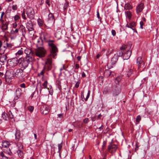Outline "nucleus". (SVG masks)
<instances>
[{"instance_id": "nucleus-34", "label": "nucleus", "mask_w": 159, "mask_h": 159, "mask_svg": "<svg viewBox=\"0 0 159 159\" xmlns=\"http://www.w3.org/2000/svg\"><path fill=\"white\" fill-rule=\"evenodd\" d=\"M43 41V40L42 39L40 38H39L37 40V42L38 43L37 45L38 46H41L42 44V42Z\"/></svg>"}, {"instance_id": "nucleus-8", "label": "nucleus", "mask_w": 159, "mask_h": 159, "mask_svg": "<svg viewBox=\"0 0 159 159\" xmlns=\"http://www.w3.org/2000/svg\"><path fill=\"white\" fill-rule=\"evenodd\" d=\"M117 148L116 145L111 143L108 146L107 150L110 152L113 153L116 152Z\"/></svg>"}, {"instance_id": "nucleus-25", "label": "nucleus", "mask_w": 159, "mask_h": 159, "mask_svg": "<svg viewBox=\"0 0 159 159\" xmlns=\"http://www.w3.org/2000/svg\"><path fill=\"white\" fill-rule=\"evenodd\" d=\"M111 72L109 70H106L104 73V75L106 77L109 76L111 74Z\"/></svg>"}, {"instance_id": "nucleus-17", "label": "nucleus", "mask_w": 159, "mask_h": 159, "mask_svg": "<svg viewBox=\"0 0 159 159\" xmlns=\"http://www.w3.org/2000/svg\"><path fill=\"white\" fill-rule=\"evenodd\" d=\"M3 153L8 155H11L12 153L9 148H3Z\"/></svg>"}, {"instance_id": "nucleus-29", "label": "nucleus", "mask_w": 159, "mask_h": 159, "mask_svg": "<svg viewBox=\"0 0 159 159\" xmlns=\"http://www.w3.org/2000/svg\"><path fill=\"white\" fill-rule=\"evenodd\" d=\"M16 139V140L18 141L19 139L20 138V131H17L15 134Z\"/></svg>"}, {"instance_id": "nucleus-58", "label": "nucleus", "mask_w": 159, "mask_h": 159, "mask_svg": "<svg viewBox=\"0 0 159 159\" xmlns=\"http://www.w3.org/2000/svg\"><path fill=\"white\" fill-rule=\"evenodd\" d=\"M112 52V50H110L109 49H108V51H107V52L106 53V55L107 56L108 55H109Z\"/></svg>"}, {"instance_id": "nucleus-6", "label": "nucleus", "mask_w": 159, "mask_h": 159, "mask_svg": "<svg viewBox=\"0 0 159 159\" xmlns=\"http://www.w3.org/2000/svg\"><path fill=\"white\" fill-rule=\"evenodd\" d=\"M25 53L26 55V58H32V60H35L34 56L35 54L32 50L29 48H26L25 50Z\"/></svg>"}, {"instance_id": "nucleus-50", "label": "nucleus", "mask_w": 159, "mask_h": 159, "mask_svg": "<svg viewBox=\"0 0 159 159\" xmlns=\"http://www.w3.org/2000/svg\"><path fill=\"white\" fill-rule=\"evenodd\" d=\"M89 122V119L88 118H86L83 120V122L85 124H87Z\"/></svg>"}, {"instance_id": "nucleus-20", "label": "nucleus", "mask_w": 159, "mask_h": 159, "mask_svg": "<svg viewBox=\"0 0 159 159\" xmlns=\"http://www.w3.org/2000/svg\"><path fill=\"white\" fill-rule=\"evenodd\" d=\"M10 145V143L8 141H2V146L4 148H8Z\"/></svg>"}, {"instance_id": "nucleus-38", "label": "nucleus", "mask_w": 159, "mask_h": 159, "mask_svg": "<svg viewBox=\"0 0 159 159\" xmlns=\"http://www.w3.org/2000/svg\"><path fill=\"white\" fill-rule=\"evenodd\" d=\"M9 117L10 118L13 119L14 118V116L11 111H9L8 112Z\"/></svg>"}, {"instance_id": "nucleus-11", "label": "nucleus", "mask_w": 159, "mask_h": 159, "mask_svg": "<svg viewBox=\"0 0 159 159\" xmlns=\"http://www.w3.org/2000/svg\"><path fill=\"white\" fill-rule=\"evenodd\" d=\"M22 93V92L21 89L19 88H17L16 91V96L14 98V100H17L21 96Z\"/></svg>"}, {"instance_id": "nucleus-62", "label": "nucleus", "mask_w": 159, "mask_h": 159, "mask_svg": "<svg viewBox=\"0 0 159 159\" xmlns=\"http://www.w3.org/2000/svg\"><path fill=\"white\" fill-rule=\"evenodd\" d=\"M77 125L78 128H81L82 127V125L80 123L77 124Z\"/></svg>"}, {"instance_id": "nucleus-16", "label": "nucleus", "mask_w": 159, "mask_h": 159, "mask_svg": "<svg viewBox=\"0 0 159 159\" xmlns=\"http://www.w3.org/2000/svg\"><path fill=\"white\" fill-rule=\"evenodd\" d=\"M20 60V58L19 59ZM20 60L19 61L17 58H14L10 62V64L12 66H15L19 62Z\"/></svg>"}, {"instance_id": "nucleus-1", "label": "nucleus", "mask_w": 159, "mask_h": 159, "mask_svg": "<svg viewBox=\"0 0 159 159\" xmlns=\"http://www.w3.org/2000/svg\"><path fill=\"white\" fill-rule=\"evenodd\" d=\"M54 41H50L48 44L50 54L48 55L45 62L43 68L48 71L50 70L52 67V59H56L58 49L54 44Z\"/></svg>"}, {"instance_id": "nucleus-55", "label": "nucleus", "mask_w": 159, "mask_h": 159, "mask_svg": "<svg viewBox=\"0 0 159 159\" xmlns=\"http://www.w3.org/2000/svg\"><path fill=\"white\" fill-rule=\"evenodd\" d=\"M43 71H42L39 73L38 74V76H42V78H43Z\"/></svg>"}, {"instance_id": "nucleus-22", "label": "nucleus", "mask_w": 159, "mask_h": 159, "mask_svg": "<svg viewBox=\"0 0 159 159\" xmlns=\"http://www.w3.org/2000/svg\"><path fill=\"white\" fill-rule=\"evenodd\" d=\"M0 159H9V157L3 152H0Z\"/></svg>"}, {"instance_id": "nucleus-61", "label": "nucleus", "mask_w": 159, "mask_h": 159, "mask_svg": "<svg viewBox=\"0 0 159 159\" xmlns=\"http://www.w3.org/2000/svg\"><path fill=\"white\" fill-rule=\"evenodd\" d=\"M6 46L7 47H11V44H9L8 43H6Z\"/></svg>"}, {"instance_id": "nucleus-13", "label": "nucleus", "mask_w": 159, "mask_h": 159, "mask_svg": "<svg viewBox=\"0 0 159 159\" xmlns=\"http://www.w3.org/2000/svg\"><path fill=\"white\" fill-rule=\"evenodd\" d=\"M26 25V27L29 31L34 30L33 26L31 20L28 21Z\"/></svg>"}, {"instance_id": "nucleus-39", "label": "nucleus", "mask_w": 159, "mask_h": 159, "mask_svg": "<svg viewBox=\"0 0 159 159\" xmlns=\"http://www.w3.org/2000/svg\"><path fill=\"white\" fill-rule=\"evenodd\" d=\"M141 117L140 115H138L136 117V122L138 123H139L141 120Z\"/></svg>"}, {"instance_id": "nucleus-15", "label": "nucleus", "mask_w": 159, "mask_h": 159, "mask_svg": "<svg viewBox=\"0 0 159 159\" xmlns=\"http://www.w3.org/2000/svg\"><path fill=\"white\" fill-rule=\"evenodd\" d=\"M18 28L20 31L21 32L22 35L24 37L26 34V29L25 27L22 25H18Z\"/></svg>"}, {"instance_id": "nucleus-36", "label": "nucleus", "mask_w": 159, "mask_h": 159, "mask_svg": "<svg viewBox=\"0 0 159 159\" xmlns=\"http://www.w3.org/2000/svg\"><path fill=\"white\" fill-rule=\"evenodd\" d=\"M8 29V25L7 23L3 24L2 26V29L4 30H7Z\"/></svg>"}, {"instance_id": "nucleus-35", "label": "nucleus", "mask_w": 159, "mask_h": 159, "mask_svg": "<svg viewBox=\"0 0 159 159\" xmlns=\"http://www.w3.org/2000/svg\"><path fill=\"white\" fill-rule=\"evenodd\" d=\"M48 19L49 20H54V16L53 14L51 13H50L48 14Z\"/></svg>"}, {"instance_id": "nucleus-30", "label": "nucleus", "mask_w": 159, "mask_h": 159, "mask_svg": "<svg viewBox=\"0 0 159 159\" xmlns=\"http://www.w3.org/2000/svg\"><path fill=\"white\" fill-rule=\"evenodd\" d=\"M124 52H123L121 51H118L116 52V55L118 57L123 56V57Z\"/></svg>"}, {"instance_id": "nucleus-28", "label": "nucleus", "mask_w": 159, "mask_h": 159, "mask_svg": "<svg viewBox=\"0 0 159 159\" xmlns=\"http://www.w3.org/2000/svg\"><path fill=\"white\" fill-rule=\"evenodd\" d=\"M132 8V6L129 3H127L125 4L124 9L126 10H130Z\"/></svg>"}, {"instance_id": "nucleus-23", "label": "nucleus", "mask_w": 159, "mask_h": 159, "mask_svg": "<svg viewBox=\"0 0 159 159\" xmlns=\"http://www.w3.org/2000/svg\"><path fill=\"white\" fill-rule=\"evenodd\" d=\"M118 59V57L115 55L111 59V63L112 64H115L117 61Z\"/></svg>"}, {"instance_id": "nucleus-37", "label": "nucleus", "mask_w": 159, "mask_h": 159, "mask_svg": "<svg viewBox=\"0 0 159 159\" xmlns=\"http://www.w3.org/2000/svg\"><path fill=\"white\" fill-rule=\"evenodd\" d=\"M43 40L44 41L46 42H47L48 43V44L49 42L50 41H51L52 40H50L48 38H47L46 36H45V35L44 34L43 36Z\"/></svg>"}, {"instance_id": "nucleus-32", "label": "nucleus", "mask_w": 159, "mask_h": 159, "mask_svg": "<svg viewBox=\"0 0 159 159\" xmlns=\"http://www.w3.org/2000/svg\"><path fill=\"white\" fill-rule=\"evenodd\" d=\"M16 146L18 148V150H21V149H22L23 148V145L21 143H20V142H18L16 144Z\"/></svg>"}, {"instance_id": "nucleus-54", "label": "nucleus", "mask_w": 159, "mask_h": 159, "mask_svg": "<svg viewBox=\"0 0 159 159\" xmlns=\"http://www.w3.org/2000/svg\"><path fill=\"white\" fill-rule=\"evenodd\" d=\"M111 34L113 36H115L116 34L115 30H111Z\"/></svg>"}, {"instance_id": "nucleus-44", "label": "nucleus", "mask_w": 159, "mask_h": 159, "mask_svg": "<svg viewBox=\"0 0 159 159\" xmlns=\"http://www.w3.org/2000/svg\"><path fill=\"white\" fill-rule=\"evenodd\" d=\"M22 18L24 20H26V18L25 16V11H24L21 14Z\"/></svg>"}, {"instance_id": "nucleus-4", "label": "nucleus", "mask_w": 159, "mask_h": 159, "mask_svg": "<svg viewBox=\"0 0 159 159\" xmlns=\"http://www.w3.org/2000/svg\"><path fill=\"white\" fill-rule=\"evenodd\" d=\"M26 14L30 20H33L34 17V11L33 8L28 7L26 9Z\"/></svg>"}, {"instance_id": "nucleus-14", "label": "nucleus", "mask_w": 159, "mask_h": 159, "mask_svg": "<svg viewBox=\"0 0 159 159\" xmlns=\"http://www.w3.org/2000/svg\"><path fill=\"white\" fill-rule=\"evenodd\" d=\"M5 76L6 78L11 79L14 77V74L12 71H7L6 73Z\"/></svg>"}, {"instance_id": "nucleus-33", "label": "nucleus", "mask_w": 159, "mask_h": 159, "mask_svg": "<svg viewBox=\"0 0 159 159\" xmlns=\"http://www.w3.org/2000/svg\"><path fill=\"white\" fill-rule=\"evenodd\" d=\"M23 53V51L22 50V48L19 50L16 53V56L17 57H19V56L22 54Z\"/></svg>"}, {"instance_id": "nucleus-19", "label": "nucleus", "mask_w": 159, "mask_h": 159, "mask_svg": "<svg viewBox=\"0 0 159 159\" xmlns=\"http://www.w3.org/2000/svg\"><path fill=\"white\" fill-rule=\"evenodd\" d=\"M120 93V90L117 88H115L113 90L112 95L113 96H117Z\"/></svg>"}, {"instance_id": "nucleus-59", "label": "nucleus", "mask_w": 159, "mask_h": 159, "mask_svg": "<svg viewBox=\"0 0 159 159\" xmlns=\"http://www.w3.org/2000/svg\"><path fill=\"white\" fill-rule=\"evenodd\" d=\"M46 3H47V4H48V6L49 7H50V2L49 0H47L46 1Z\"/></svg>"}, {"instance_id": "nucleus-40", "label": "nucleus", "mask_w": 159, "mask_h": 159, "mask_svg": "<svg viewBox=\"0 0 159 159\" xmlns=\"http://www.w3.org/2000/svg\"><path fill=\"white\" fill-rule=\"evenodd\" d=\"M69 6V3L68 2H66L64 4V10H66L68 7Z\"/></svg>"}, {"instance_id": "nucleus-51", "label": "nucleus", "mask_w": 159, "mask_h": 159, "mask_svg": "<svg viewBox=\"0 0 159 159\" xmlns=\"http://www.w3.org/2000/svg\"><path fill=\"white\" fill-rule=\"evenodd\" d=\"M13 27L14 28H16L17 27H18V25L16 22H15L12 24Z\"/></svg>"}, {"instance_id": "nucleus-31", "label": "nucleus", "mask_w": 159, "mask_h": 159, "mask_svg": "<svg viewBox=\"0 0 159 159\" xmlns=\"http://www.w3.org/2000/svg\"><path fill=\"white\" fill-rule=\"evenodd\" d=\"M37 21L39 26H42L43 25V22L41 19L39 18L37 20Z\"/></svg>"}, {"instance_id": "nucleus-57", "label": "nucleus", "mask_w": 159, "mask_h": 159, "mask_svg": "<svg viewBox=\"0 0 159 159\" xmlns=\"http://www.w3.org/2000/svg\"><path fill=\"white\" fill-rule=\"evenodd\" d=\"M20 86L21 88H25V85L24 83L21 84Z\"/></svg>"}, {"instance_id": "nucleus-27", "label": "nucleus", "mask_w": 159, "mask_h": 159, "mask_svg": "<svg viewBox=\"0 0 159 159\" xmlns=\"http://www.w3.org/2000/svg\"><path fill=\"white\" fill-rule=\"evenodd\" d=\"M125 15L129 19H130L131 18V13L129 11H127L125 12Z\"/></svg>"}, {"instance_id": "nucleus-47", "label": "nucleus", "mask_w": 159, "mask_h": 159, "mask_svg": "<svg viewBox=\"0 0 159 159\" xmlns=\"http://www.w3.org/2000/svg\"><path fill=\"white\" fill-rule=\"evenodd\" d=\"M12 9L14 10H16L17 8V5H13L12 7Z\"/></svg>"}, {"instance_id": "nucleus-52", "label": "nucleus", "mask_w": 159, "mask_h": 159, "mask_svg": "<svg viewBox=\"0 0 159 159\" xmlns=\"http://www.w3.org/2000/svg\"><path fill=\"white\" fill-rule=\"evenodd\" d=\"M19 29L18 27L15 30H13L12 31L14 33H18V32H19Z\"/></svg>"}, {"instance_id": "nucleus-26", "label": "nucleus", "mask_w": 159, "mask_h": 159, "mask_svg": "<svg viewBox=\"0 0 159 159\" xmlns=\"http://www.w3.org/2000/svg\"><path fill=\"white\" fill-rule=\"evenodd\" d=\"M7 57L5 55H3L0 57V61L2 63H4L6 61Z\"/></svg>"}, {"instance_id": "nucleus-63", "label": "nucleus", "mask_w": 159, "mask_h": 159, "mask_svg": "<svg viewBox=\"0 0 159 159\" xmlns=\"http://www.w3.org/2000/svg\"><path fill=\"white\" fill-rule=\"evenodd\" d=\"M106 144V142L104 141L103 142V144L102 146V149H103L104 148V147L105 146Z\"/></svg>"}, {"instance_id": "nucleus-9", "label": "nucleus", "mask_w": 159, "mask_h": 159, "mask_svg": "<svg viewBox=\"0 0 159 159\" xmlns=\"http://www.w3.org/2000/svg\"><path fill=\"white\" fill-rule=\"evenodd\" d=\"M23 70L22 69H17L15 72L16 77L20 79L24 77L25 74L24 73Z\"/></svg>"}, {"instance_id": "nucleus-10", "label": "nucleus", "mask_w": 159, "mask_h": 159, "mask_svg": "<svg viewBox=\"0 0 159 159\" xmlns=\"http://www.w3.org/2000/svg\"><path fill=\"white\" fill-rule=\"evenodd\" d=\"M40 111L41 113L44 115H46L48 113L49 109L48 107L46 106H41L40 107Z\"/></svg>"}, {"instance_id": "nucleus-2", "label": "nucleus", "mask_w": 159, "mask_h": 159, "mask_svg": "<svg viewBox=\"0 0 159 159\" xmlns=\"http://www.w3.org/2000/svg\"><path fill=\"white\" fill-rule=\"evenodd\" d=\"M131 47V44H129L125 45L123 44L120 47L121 50H124L123 59L124 60H127L130 57L131 54V51L129 50Z\"/></svg>"}, {"instance_id": "nucleus-60", "label": "nucleus", "mask_w": 159, "mask_h": 159, "mask_svg": "<svg viewBox=\"0 0 159 159\" xmlns=\"http://www.w3.org/2000/svg\"><path fill=\"white\" fill-rule=\"evenodd\" d=\"M80 67L79 65L78 64H76L75 66V69H78Z\"/></svg>"}, {"instance_id": "nucleus-46", "label": "nucleus", "mask_w": 159, "mask_h": 159, "mask_svg": "<svg viewBox=\"0 0 159 159\" xmlns=\"http://www.w3.org/2000/svg\"><path fill=\"white\" fill-rule=\"evenodd\" d=\"M20 19V16L18 15H16L14 17V20L16 21Z\"/></svg>"}, {"instance_id": "nucleus-49", "label": "nucleus", "mask_w": 159, "mask_h": 159, "mask_svg": "<svg viewBox=\"0 0 159 159\" xmlns=\"http://www.w3.org/2000/svg\"><path fill=\"white\" fill-rule=\"evenodd\" d=\"M4 14V12L3 11L2 12L1 15V16L0 19V21H2V22L3 21V20H2V18Z\"/></svg>"}, {"instance_id": "nucleus-48", "label": "nucleus", "mask_w": 159, "mask_h": 159, "mask_svg": "<svg viewBox=\"0 0 159 159\" xmlns=\"http://www.w3.org/2000/svg\"><path fill=\"white\" fill-rule=\"evenodd\" d=\"M132 70L131 69L129 70L127 72V75L128 77H129L132 74Z\"/></svg>"}, {"instance_id": "nucleus-21", "label": "nucleus", "mask_w": 159, "mask_h": 159, "mask_svg": "<svg viewBox=\"0 0 159 159\" xmlns=\"http://www.w3.org/2000/svg\"><path fill=\"white\" fill-rule=\"evenodd\" d=\"M44 82L42 84V86L43 87V88L44 89H46L47 88L48 89H51L52 88V86L51 85H49V87H47L48 82L47 80H43Z\"/></svg>"}, {"instance_id": "nucleus-18", "label": "nucleus", "mask_w": 159, "mask_h": 159, "mask_svg": "<svg viewBox=\"0 0 159 159\" xmlns=\"http://www.w3.org/2000/svg\"><path fill=\"white\" fill-rule=\"evenodd\" d=\"M16 152L17 153L19 157L21 159L24 158V154L23 151L21 150H16Z\"/></svg>"}, {"instance_id": "nucleus-12", "label": "nucleus", "mask_w": 159, "mask_h": 159, "mask_svg": "<svg viewBox=\"0 0 159 159\" xmlns=\"http://www.w3.org/2000/svg\"><path fill=\"white\" fill-rule=\"evenodd\" d=\"M144 7V4L143 3H140L136 7V11L138 14L141 12Z\"/></svg>"}, {"instance_id": "nucleus-7", "label": "nucleus", "mask_w": 159, "mask_h": 159, "mask_svg": "<svg viewBox=\"0 0 159 159\" xmlns=\"http://www.w3.org/2000/svg\"><path fill=\"white\" fill-rule=\"evenodd\" d=\"M45 50L43 48H41L36 51L35 55L41 58L45 56Z\"/></svg>"}, {"instance_id": "nucleus-53", "label": "nucleus", "mask_w": 159, "mask_h": 159, "mask_svg": "<svg viewBox=\"0 0 159 159\" xmlns=\"http://www.w3.org/2000/svg\"><path fill=\"white\" fill-rule=\"evenodd\" d=\"M140 28L143 29V25H144V24L143 21H141L140 22Z\"/></svg>"}, {"instance_id": "nucleus-64", "label": "nucleus", "mask_w": 159, "mask_h": 159, "mask_svg": "<svg viewBox=\"0 0 159 159\" xmlns=\"http://www.w3.org/2000/svg\"><path fill=\"white\" fill-rule=\"evenodd\" d=\"M79 86V84L77 83H76L75 84V87L76 88H78Z\"/></svg>"}, {"instance_id": "nucleus-41", "label": "nucleus", "mask_w": 159, "mask_h": 159, "mask_svg": "<svg viewBox=\"0 0 159 159\" xmlns=\"http://www.w3.org/2000/svg\"><path fill=\"white\" fill-rule=\"evenodd\" d=\"M7 114L5 112H3L2 114V117L5 120H7Z\"/></svg>"}, {"instance_id": "nucleus-43", "label": "nucleus", "mask_w": 159, "mask_h": 159, "mask_svg": "<svg viewBox=\"0 0 159 159\" xmlns=\"http://www.w3.org/2000/svg\"><path fill=\"white\" fill-rule=\"evenodd\" d=\"M34 107L33 106H29L28 107V109L31 112H32L34 110Z\"/></svg>"}, {"instance_id": "nucleus-56", "label": "nucleus", "mask_w": 159, "mask_h": 159, "mask_svg": "<svg viewBox=\"0 0 159 159\" xmlns=\"http://www.w3.org/2000/svg\"><path fill=\"white\" fill-rule=\"evenodd\" d=\"M63 114H59L57 115L58 117H59L60 118H62L63 117Z\"/></svg>"}, {"instance_id": "nucleus-45", "label": "nucleus", "mask_w": 159, "mask_h": 159, "mask_svg": "<svg viewBox=\"0 0 159 159\" xmlns=\"http://www.w3.org/2000/svg\"><path fill=\"white\" fill-rule=\"evenodd\" d=\"M90 91L89 90H88L87 95L85 99V101L87 100L89 98L90 94Z\"/></svg>"}, {"instance_id": "nucleus-5", "label": "nucleus", "mask_w": 159, "mask_h": 159, "mask_svg": "<svg viewBox=\"0 0 159 159\" xmlns=\"http://www.w3.org/2000/svg\"><path fill=\"white\" fill-rule=\"evenodd\" d=\"M136 63L139 70L141 68L143 69L145 67V62L142 60V57H138Z\"/></svg>"}, {"instance_id": "nucleus-3", "label": "nucleus", "mask_w": 159, "mask_h": 159, "mask_svg": "<svg viewBox=\"0 0 159 159\" xmlns=\"http://www.w3.org/2000/svg\"><path fill=\"white\" fill-rule=\"evenodd\" d=\"M20 66L21 69L24 70L25 69L29 66V64L32 63L34 60H32V58H24L20 59Z\"/></svg>"}, {"instance_id": "nucleus-42", "label": "nucleus", "mask_w": 159, "mask_h": 159, "mask_svg": "<svg viewBox=\"0 0 159 159\" xmlns=\"http://www.w3.org/2000/svg\"><path fill=\"white\" fill-rule=\"evenodd\" d=\"M129 25L132 28L134 27L136 25V23L135 22H132L130 23Z\"/></svg>"}, {"instance_id": "nucleus-24", "label": "nucleus", "mask_w": 159, "mask_h": 159, "mask_svg": "<svg viewBox=\"0 0 159 159\" xmlns=\"http://www.w3.org/2000/svg\"><path fill=\"white\" fill-rule=\"evenodd\" d=\"M58 152L59 153V157L60 158H61V153L60 151L61 150L62 147V143L58 144Z\"/></svg>"}]
</instances>
